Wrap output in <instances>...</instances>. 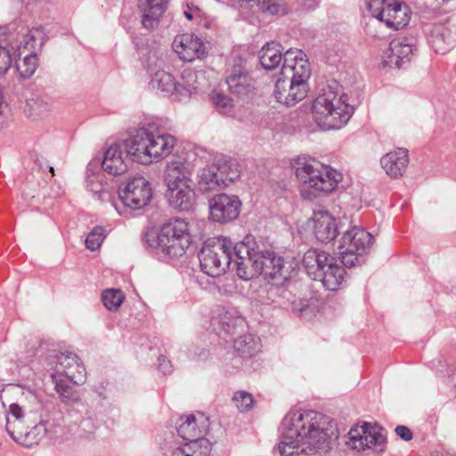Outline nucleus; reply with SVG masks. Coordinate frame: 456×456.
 <instances>
[{
	"mask_svg": "<svg viewBox=\"0 0 456 456\" xmlns=\"http://www.w3.org/2000/svg\"><path fill=\"white\" fill-rule=\"evenodd\" d=\"M429 44L436 53L445 54L456 45V37L447 27L436 26L430 34Z\"/></svg>",
	"mask_w": 456,
	"mask_h": 456,
	"instance_id": "473e14b6",
	"label": "nucleus"
},
{
	"mask_svg": "<svg viewBox=\"0 0 456 456\" xmlns=\"http://www.w3.org/2000/svg\"><path fill=\"white\" fill-rule=\"evenodd\" d=\"M303 265L307 274L314 281H321L328 290H338L345 281V269L336 263L332 256L324 251H306Z\"/></svg>",
	"mask_w": 456,
	"mask_h": 456,
	"instance_id": "423d86ee",
	"label": "nucleus"
},
{
	"mask_svg": "<svg viewBox=\"0 0 456 456\" xmlns=\"http://www.w3.org/2000/svg\"><path fill=\"white\" fill-rule=\"evenodd\" d=\"M216 1H217V2H222V3H224V0H216Z\"/></svg>",
	"mask_w": 456,
	"mask_h": 456,
	"instance_id": "13d9d810",
	"label": "nucleus"
},
{
	"mask_svg": "<svg viewBox=\"0 0 456 456\" xmlns=\"http://www.w3.org/2000/svg\"><path fill=\"white\" fill-rule=\"evenodd\" d=\"M415 50L411 39L407 37H397L390 42L389 48L386 52L385 62L387 66L393 65L396 68H402L409 62Z\"/></svg>",
	"mask_w": 456,
	"mask_h": 456,
	"instance_id": "393cba45",
	"label": "nucleus"
},
{
	"mask_svg": "<svg viewBox=\"0 0 456 456\" xmlns=\"http://www.w3.org/2000/svg\"><path fill=\"white\" fill-rule=\"evenodd\" d=\"M28 106L35 116H42L50 110L49 102L42 98H33L29 100Z\"/></svg>",
	"mask_w": 456,
	"mask_h": 456,
	"instance_id": "c03bdc74",
	"label": "nucleus"
},
{
	"mask_svg": "<svg viewBox=\"0 0 456 456\" xmlns=\"http://www.w3.org/2000/svg\"><path fill=\"white\" fill-rule=\"evenodd\" d=\"M232 402L235 407L240 411L245 412L252 409L254 399L251 394L247 391H237L232 396Z\"/></svg>",
	"mask_w": 456,
	"mask_h": 456,
	"instance_id": "a19ab883",
	"label": "nucleus"
},
{
	"mask_svg": "<svg viewBox=\"0 0 456 456\" xmlns=\"http://www.w3.org/2000/svg\"><path fill=\"white\" fill-rule=\"evenodd\" d=\"M233 346L241 357H252L260 350V340L251 334L244 335L234 340Z\"/></svg>",
	"mask_w": 456,
	"mask_h": 456,
	"instance_id": "c9c22d12",
	"label": "nucleus"
},
{
	"mask_svg": "<svg viewBox=\"0 0 456 456\" xmlns=\"http://www.w3.org/2000/svg\"><path fill=\"white\" fill-rule=\"evenodd\" d=\"M151 196L150 183L142 176L130 179L120 193L123 203L132 209H140L148 205Z\"/></svg>",
	"mask_w": 456,
	"mask_h": 456,
	"instance_id": "f3484780",
	"label": "nucleus"
},
{
	"mask_svg": "<svg viewBox=\"0 0 456 456\" xmlns=\"http://www.w3.org/2000/svg\"><path fill=\"white\" fill-rule=\"evenodd\" d=\"M353 113L354 108L347 103V96L338 95L331 86L323 87L312 104L313 119L325 131L342 128Z\"/></svg>",
	"mask_w": 456,
	"mask_h": 456,
	"instance_id": "20e7f679",
	"label": "nucleus"
},
{
	"mask_svg": "<svg viewBox=\"0 0 456 456\" xmlns=\"http://www.w3.org/2000/svg\"><path fill=\"white\" fill-rule=\"evenodd\" d=\"M296 294H294L290 289L286 288H281L278 289L277 299L275 302L279 304V305L284 309H289L291 306L292 300Z\"/></svg>",
	"mask_w": 456,
	"mask_h": 456,
	"instance_id": "a18cd8bd",
	"label": "nucleus"
},
{
	"mask_svg": "<svg viewBox=\"0 0 456 456\" xmlns=\"http://www.w3.org/2000/svg\"><path fill=\"white\" fill-rule=\"evenodd\" d=\"M395 433L404 441H410L412 438V432L405 426L396 427Z\"/></svg>",
	"mask_w": 456,
	"mask_h": 456,
	"instance_id": "864d4df0",
	"label": "nucleus"
},
{
	"mask_svg": "<svg viewBox=\"0 0 456 456\" xmlns=\"http://www.w3.org/2000/svg\"><path fill=\"white\" fill-rule=\"evenodd\" d=\"M51 377L53 383L55 384V390L58 393V395L66 392V390L71 387L67 383V381L60 379V376L52 374Z\"/></svg>",
	"mask_w": 456,
	"mask_h": 456,
	"instance_id": "3c124183",
	"label": "nucleus"
},
{
	"mask_svg": "<svg viewBox=\"0 0 456 456\" xmlns=\"http://www.w3.org/2000/svg\"><path fill=\"white\" fill-rule=\"evenodd\" d=\"M121 142L126 149V152L133 161L143 165L150 164V132L147 129L139 128Z\"/></svg>",
	"mask_w": 456,
	"mask_h": 456,
	"instance_id": "a211bd4d",
	"label": "nucleus"
},
{
	"mask_svg": "<svg viewBox=\"0 0 456 456\" xmlns=\"http://www.w3.org/2000/svg\"><path fill=\"white\" fill-rule=\"evenodd\" d=\"M12 64L10 50L0 45V77L4 76Z\"/></svg>",
	"mask_w": 456,
	"mask_h": 456,
	"instance_id": "49530a36",
	"label": "nucleus"
},
{
	"mask_svg": "<svg viewBox=\"0 0 456 456\" xmlns=\"http://www.w3.org/2000/svg\"><path fill=\"white\" fill-rule=\"evenodd\" d=\"M6 417H10L12 420H21L25 418V411L18 403H11Z\"/></svg>",
	"mask_w": 456,
	"mask_h": 456,
	"instance_id": "8fccbe9b",
	"label": "nucleus"
},
{
	"mask_svg": "<svg viewBox=\"0 0 456 456\" xmlns=\"http://www.w3.org/2000/svg\"><path fill=\"white\" fill-rule=\"evenodd\" d=\"M145 239L151 247L170 257L183 256L191 243L188 223L182 218L169 220L158 232H147Z\"/></svg>",
	"mask_w": 456,
	"mask_h": 456,
	"instance_id": "39448f33",
	"label": "nucleus"
},
{
	"mask_svg": "<svg viewBox=\"0 0 456 456\" xmlns=\"http://www.w3.org/2000/svg\"><path fill=\"white\" fill-rule=\"evenodd\" d=\"M330 442L331 436L322 413L292 410L281 422L277 450L281 456L312 454L327 452Z\"/></svg>",
	"mask_w": 456,
	"mask_h": 456,
	"instance_id": "f257e3e1",
	"label": "nucleus"
},
{
	"mask_svg": "<svg viewBox=\"0 0 456 456\" xmlns=\"http://www.w3.org/2000/svg\"><path fill=\"white\" fill-rule=\"evenodd\" d=\"M244 324V320L235 308L220 307L213 316V325L218 334L232 335Z\"/></svg>",
	"mask_w": 456,
	"mask_h": 456,
	"instance_id": "bb28decb",
	"label": "nucleus"
},
{
	"mask_svg": "<svg viewBox=\"0 0 456 456\" xmlns=\"http://www.w3.org/2000/svg\"><path fill=\"white\" fill-rule=\"evenodd\" d=\"M94 192L98 194V197L101 200H104L106 196L110 197L109 191L105 190H95Z\"/></svg>",
	"mask_w": 456,
	"mask_h": 456,
	"instance_id": "6e6d98bb",
	"label": "nucleus"
},
{
	"mask_svg": "<svg viewBox=\"0 0 456 456\" xmlns=\"http://www.w3.org/2000/svg\"><path fill=\"white\" fill-rule=\"evenodd\" d=\"M232 241L226 237H218L204 242L200 253V269L206 274L217 277L231 266Z\"/></svg>",
	"mask_w": 456,
	"mask_h": 456,
	"instance_id": "0eeeda50",
	"label": "nucleus"
},
{
	"mask_svg": "<svg viewBox=\"0 0 456 456\" xmlns=\"http://www.w3.org/2000/svg\"><path fill=\"white\" fill-rule=\"evenodd\" d=\"M175 144V138L169 134L155 135L150 133V164L159 162L170 155Z\"/></svg>",
	"mask_w": 456,
	"mask_h": 456,
	"instance_id": "c756f323",
	"label": "nucleus"
},
{
	"mask_svg": "<svg viewBox=\"0 0 456 456\" xmlns=\"http://www.w3.org/2000/svg\"><path fill=\"white\" fill-rule=\"evenodd\" d=\"M166 198L168 205L179 211H190L196 203L193 183L181 185H166Z\"/></svg>",
	"mask_w": 456,
	"mask_h": 456,
	"instance_id": "b1692460",
	"label": "nucleus"
},
{
	"mask_svg": "<svg viewBox=\"0 0 456 456\" xmlns=\"http://www.w3.org/2000/svg\"><path fill=\"white\" fill-rule=\"evenodd\" d=\"M282 59V47L279 43H266L259 52V61L262 67L266 70H272L277 68Z\"/></svg>",
	"mask_w": 456,
	"mask_h": 456,
	"instance_id": "72a5a7b5",
	"label": "nucleus"
},
{
	"mask_svg": "<svg viewBox=\"0 0 456 456\" xmlns=\"http://www.w3.org/2000/svg\"><path fill=\"white\" fill-rule=\"evenodd\" d=\"M207 422L208 419L203 414L183 415L177 421V433L183 441L200 444L201 440H208L203 436L207 431Z\"/></svg>",
	"mask_w": 456,
	"mask_h": 456,
	"instance_id": "412c9836",
	"label": "nucleus"
},
{
	"mask_svg": "<svg viewBox=\"0 0 456 456\" xmlns=\"http://www.w3.org/2000/svg\"><path fill=\"white\" fill-rule=\"evenodd\" d=\"M6 431L10 436L17 443L31 447L38 444L45 432L44 425H35L31 429L24 424V419L21 420H12L6 417Z\"/></svg>",
	"mask_w": 456,
	"mask_h": 456,
	"instance_id": "6ab92c4d",
	"label": "nucleus"
},
{
	"mask_svg": "<svg viewBox=\"0 0 456 456\" xmlns=\"http://www.w3.org/2000/svg\"><path fill=\"white\" fill-rule=\"evenodd\" d=\"M204 77L201 71H197L191 69H183L180 79L177 80L176 101H187L191 96L196 93L200 79Z\"/></svg>",
	"mask_w": 456,
	"mask_h": 456,
	"instance_id": "2f4dec72",
	"label": "nucleus"
},
{
	"mask_svg": "<svg viewBox=\"0 0 456 456\" xmlns=\"http://www.w3.org/2000/svg\"><path fill=\"white\" fill-rule=\"evenodd\" d=\"M211 452V444L208 440L197 442H184L175 447L171 456H208Z\"/></svg>",
	"mask_w": 456,
	"mask_h": 456,
	"instance_id": "f704fd0d",
	"label": "nucleus"
},
{
	"mask_svg": "<svg viewBox=\"0 0 456 456\" xmlns=\"http://www.w3.org/2000/svg\"><path fill=\"white\" fill-rule=\"evenodd\" d=\"M257 6L263 12L284 14L286 7L283 0H257Z\"/></svg>",
	"mask_w": 456,
	"mask_h": 456,
	"instance_id": "79ce46f5",
	"label": "nucleus"
},
{
	"mask_svg": "<svg viewBox=\"0 0 456 456\" xmlns=\"http://www.w3.org/2000/svg\"><path fill=\"white\" fill-rule=\"evenodd\" d=\"M158 367H159V370L163 374H167V373H170L172 371V365H171L170 361L166 359L164 356L159 357V359H158Z\"/></svg>",
	"mask_w": 456,
	"mask_h": 456,
	"instance_id": "603ef678",
	"label": "nucleus"
},
{
	"mask_svg": "<svg viewBox=\"0 0 456 456\" xmlns=\"http://www.w3.org/2000/svg\"><path fill=\"white\" fill-rule=\"evenodd\" d=\"M408 163V151L403 148L390 151L380 159L382 168L388 176L394 179L403 175Z\"/></svg>",
	"mask_w": 456,
	"mask_h": 456,
	"instance_id": "c85d7f7f",
	"label": "nucleus"
},
{
	"mask_svg": "<svg viewBox=\"0 0 456 456\" xmlns=\"http://www.w3.org/2000/svg\"><path fill=\"white\" fill-rule=\"evenodd\" d=\"M125 296L120 289H109L102 292V299L110 311L118 310L123 303Z\"/></svg>",
	"mask_w": 456,
	"mask_h": 456,
	"instance_id": "58836bf2",
	"label": "nucleus"
},
{
	"mask_svg": "<svg viewBox=\"0 0 456 456\" xmlns=\"http://www.w3.org/2000/svg\"><path fill=\"white\" fill-rule=\"evenodd\" d=\"M257 262L254 267V273H259L273 280L278 277L287 279L284 271V260L281 256L267 250L261 251Z\"/></svg>",
	"mask_w": 456,
	"mask_h": 456,
	"instance_id": "a878e982",
	"label": "nucleus"
},
{
	"mask_svg": "<svg viewBox=\"0 0 456 456\" xmlns=\"http://www.w3.org/2000/svg\"><path fill=\"white\" fill-rule=\"evenodd\" d=\"M196 165L181 157H175L167 161L164 172L166 185L193 183L191 176Z\"/></svg>",
	"mask_w": 456,
	"mask_h": 456,
	"instance_id": "aec40b11",
	"label": "nucleus"
},
{
	"mask_svg": "<svg viewBox=\"0 0 456 456\" xmlns=\"http://www.w3.org/2000/svg\"><path fill=\"white\" fill-rule=\"evenodd\" d=\"M146 68L151 76L150 86L160 91L165 96L173 97L176 101L177 79L164 69L166 60L160 51H151L146 58Z\"/></svg>",
	"mask_w": 456,
	"mask_h": 456,
	"instance_id": "9b49d317",
	"label": "nucleus"
},
{
	"mask_svg": "<svg viewBox=\"0 0 456 456\" xmlns=\"http://www.w3.org/2000/svg\"><path fill=\"white\" fill-rule=\"evenodd\" d=\"M314 233L316 239L323 243L333 240L338 235V225L335 218L327 211L314 212L312 217Z\"/></svg>",
	"mask_w": 456,
	"mask_h": 456,
	"instance_id": "cd10ccee",
	"label": "nucleus"
},
{
	"mask_svg": "<svg viewBox=\"0 0 456 456\" xmlns=\"http://www.w3.org/2000/svg\"><path fill=\"white\" fill-rule=\"evenodd\" d=\"M295 168L302 194L309 200L331 192L343 179L340 172L314 159L299 158Z\"/></svg>",
	"mask_w": 456,
	"mask_h": 456,
	"instance_id": "7ed1b4c3",
	"label": "nucleus"
},
{
	"mask_svg": "<svg viewBox=\"0 0 456 456\" xmlns=\"http://www.w3.org/2000/svg\"><path fill=\"white\" fill-rule=\"evenodd\" d=\"M346 444L352 450L358 452L372 450L382 452L385 451L387 439L379 426L363 422L350 428Z\"/></svg>",
	"mask_w": 456,
	"mask_h": 456,
	"instance_id": "9d476101",
	"label": "nucleus"
},
{
	"mask_svg": "<svg viewBox=\"0 0 456 456\" xmlns=\"http://www.w3.org/2000/svg\"><path fill=\"white\" fill-rule=\"evenodd\" d=\"M193 12L194 10L193 9H191L189 8L188 11H184V16L189 20H193ZM195 12H199V9L198 8H195Z\"/></svg>",
	"mask_w": 456,
	"mask_h": 456,
	"instance_id": "4d7b16f0",
	"label": "nucleus"
},
{
	"mask_svg": "<svg viewBox=\"0 0 456 456\" xmlns=\"http://www.w3.org/2000/svg\"><path fill=\"white\" fill-rule=\"evenodd\" d=\"M38 65V59L37 53H30L23 58L21 62L16 65V69L24 78L31 77Z\"/></svg>",
	"mask_w": 456,
	"mask_h": 456,
	"instance_id": "ea45409f",
	"label": "nucleus"
},
{
	"mask_svg": "<svg viewBox=\"0 0 456 456\" xmlns=\"http://www.w3.org/2000/svg\"><path fill=\"white\" fill-rule=\"evenodd\" d=\"M292 303L293 304H291V306H289V310L295 314H303L309 309L308 300L305 298L298 297L297 295H295Z\"/></svg>",
	"mask_w": 456,
	"mask_h": 456,
	"instance_id": "de8ad7c7",
	"label": "nucleus"
},
{
	"mask_svg": "<svg viewBox=\"0 0 456 456\" xmlns=\"http://www.w3.org/2000/svg\"><path fill=\"white\" fill-rule=\"evenodd\" d=\"M167 0H140L139 8L142 13V24L148 29L154 28L167 8Z\"/></svg>",
	"mask_w": 456,
	"mask_h": 456,
	"instance_id": "7c9ffc66",
	"label": "nucleus"
},
{
	"mask_svg": "<svg viewBox=\"0 0 456 456\" xmlns=\"http://www.w3.org/2000/svg\"><path fill=\"white\" fill-rule=\"evenodd\" d=\"M211 101L219 113L227 116L233 114L234 105L228 95L220 92H213Z\"/></svg>",
	"mask_w": 456,
	"mask_h": 456,
	"instance_id": "4c0bfd02",
	"label": "nucleus"
},
{
	"mask_svg": "<svg viewBox=\"0 0 456 456\" xmlns=\"http://www.w3.org/2000/svg\"><path fill=\"white\" fill-rule=\"evenodd\" d=\"M61 401L66 404H73L79 401V395L77 390H75L72 387L68 388L66 392L59 395Z\"/></svg>",
	"mask_w": 456,
	"mask_h": 456,
	"instance_id": "09e8293b",
	"label": "nucleus"
},
{
	"mask_svg": "<svg viewBox=\"0 0 456 456\" xmlns=\"http://www.w3.org/2000/svg\"><path fill=\"white\" fill-rule=\"evenodd\" d=\"M255 242L249 237L246 240L232 243V263L236 269L237 275L243 280H248L253 275L250 269L254 267L259 257L261 251L255 248Z\"/></svg>",
	"mask_w": 456,
	"mask_h": 456,
	"instance_id": "2eb2a0df",
	"label": "nucleus"
},
{
	"mask_svg": "<svg viewBox=\"0 0 456 456\" xmlns=\"http://www.w3.org/2000/svg\"><path fill=\"white\" fill-rule=\"evenodd\" d=\"M321 0H303L304 5L308 9H314L319 5Z\"/></svg>",
	"mask_w": 456,
	"mask_h": 456,
	"instance_id": "5fc2aeb1",
	"label": "nucleus"
},
{
	"mask_svg": "<svg viewBox=\"0 0 456 456\" xmlns=\"http://www.w3.org/2000/svg\"><path fill=\"white\" fill-rule=\"evenodd\" d=\"M241 206L236 195L216 194L208 201L209 219L220 224L232 222L239 217Z\"/></svg>",
	"mask_w": 456,
	"mask_h": 456,
	"instance_id": "4468645a",
	"label": "nucleus"
},
{
	"mask_svg": "<svg viewBox=\"0 0 456 456\" xmlns=\"http://www.w3.org/2000/svg\"><path fill=\"white\" fill-rule=\"evenodd\" d=\"M366 4L372 16L388 28L399 29L409 22L407 6L397 0H367Z\"/></svg>",
	"mask_w": 456,
	"mask_h": 456,
	"instance_id": "f8f14e48",
	"label": "nucleus"
},
{
	"mask_svg": "<svg viewBox=\"0 0 456 456\" xmlns=\"http://www.w3.org/2000/svg\"><path fill=\"white\" fill-rule=\"evenodd\" d=\"M229 168L228 161L224 156H214L210 163L204 167H200L197 172L199 190L207 193L225 188L228 185L227 181H232V177L228 175Z\"/></svg>",
	"mask_w": 456,
	"mask_h": 456,
	"instance_id": "1a4fd4ad",
	"label": "nucleus"
},
{
	"mask_svg": "<svg viewBox=\"0 0 456 456\" xmlns=\"http://www.w3.org/2000/svg\"><path fill=\"white\" fill-rule=\"evenodd\" d=\"M338 243L342 264L346 267H354L363 263L364 256L373 243V237L365 229L355 225L344 232Z\"/></svg>",
	"mask_w": 456,
	"mask_h": 456,
	"instance_id": "6e6552de",
	"label": "nucleus"
},
{
	"mask_svg": "<svg viewBox=\"0 0 456 456\" xmlns=\"http://www.w3.org/2000/svg\"><path fill=\"white\" fill-rule=\"evenodd\" d=\"M46 41V34L42 28H34L25 36L23 48L35 51L40 49Z\"/></svg>",
	"mask_w": 456,
	"mask_h": 456,
	"instance_id": "e433bc0d",
	"label": "nucleus"
},
{
	"mask_svg": "<svg viewBox=\"0 0 456 456\" xmlns=\"http://www.w3.org/2000/svg\"><path fill=\"white\" fill-rule=\"evenodd\" d=\"M172 45L174 51L184 61L202 59L207 53L202 40L191 34H183L175 37Z\"/></svg>",
	"mask_w": 456,
	"mask_h": 456,
	"instance_id": "5701e85b",
	"label": "nucleus"
},
{
	"mask_svg": "<svg viewBox=\"0 0 456 456\" xmlns=\"http://www.w3.org/2000/svg\"><path fill=\"white\" fill-rule=\"evenodd\" d=\"M229 93L238 99L248 98L255 91V80L246 67V61L238 58L233 60L232 68L225 77Z\"/></svg>",
	"mask_w": 456,
	"mask_h": 456,
	"instance_id": "ddd939ff",
	"label": "nucleus"
},
{
	"mask_svg": "<svg viewBox=\"0 0 456 456\" xmlns=\"http://www.w3.org/2000/svg\"><path fill=\"white\" fill-rule=\"evenodd\" d=\"M310 76L311 68L306 54L298 49L286 51L280 77L273 90L277 102L293 106L305 99L308 92L307 80Z\"/></svg>",
	"mask_w": 456,
	"mask_h": 456,
	"instance_id": "f03ea898",
	"label": "nucleus"
},
{
	"mask_svg": "<svg viewBox=\"0 0 456 456\" xmlns=\"http://www.w3.org/2000/svg\"><path fill=\"white\" fill-rule=\"evenodd\" d=\"M52 364H54L53 375L65 376L76 385L84 384L86 381V368L79 357L71 352H61L52 357Z\"/></svg>",
	"mask_w": 456,
	"mask_h": 456,
	"instance_id": "dca6fc26",
	"label": "nucleus"
},
{
	"mask_svg": "<svg viewBox=\"0 0 456 456\" xmlns=\"http://www.w3.org/2000/svg\"><path fill=\"white\" fill-rule=\"evenodd\" d=\"M129 159L122 142H115L104 152L102 169L111 175H121L128 169Z\"/></svg>",
	"mask_w": 456,
	"mask_h": 456,
	"instance_id": "4be33fe9",
	"label": "nucleus"
},
{
	"mask_svg": "<svg viewBox=\"0 0 456 456\" xmlns=\"http://www.w3.org/2000/svg\"><path fill=\"white\" fill-rule=\"evenodd\" d=\"M106 236V231L102 226L94 228L86 237V245L88 249L94 251L100 248Z\"/></svg>",
	"mask_w": 456,
	"mask_h": 456,
	"instance_id": "37998d69",
	"label": "nucleus"
}]
</instances>
